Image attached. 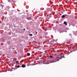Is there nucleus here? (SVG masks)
Masks as SVG:
<instances>
[{"label": "nucleus", "mask_w": 77, "mask_h": 77, "mask_svg": "<svg viewBox=\"0 0 77 77\" xmlns=\"http://www.w3.org/2000/svg\"><path fill=\"white\" fill-rule=\"evenodd\" d=\"M30 54L29 53H27V56H30Z\"/></svg>", "instance_id": "obj_6"}, {"label": "nucleus", "mask_w": 77, "mask_h": 77, "mask_svg": "<svg viewBox=\"0 0 77 77\" xmlns=\"http://www.w3.org/2000/svg\"><path fill=\"white\" fill-rule=\"evenodd\" d=\"M16 63H19V62H18V61H16Z\"/></svg>", "instance_id": "obj_11"}, {"label": "nucleus", "mask_w": 77, "mask_h": 77, "mask_svg": "<svg viewBox=\"0 0 77 77\" xmlns=\"http://www.w3.org/2000/svg\"><path fill=\"white\" fill-rule=\"evenodd\" d=\"M55 55H56V54H55Z\"/></svg>", "instance_id": "obj_19"}, {"label": "nucleus", "mask_w": 77, "mask_h": 77, "mask_svg": "<svg viewBox=\"0 0 77 77\" xmlns=\"http://www.w3.org/2000/svg\"><path fill=\"white\" fill-rule=\"evenodd\" d=\"M63 24H65L66 26H67V23H66V21H64L63 23Z\"/></svg>", "instance_id": "obj_4"}, {"label": "nucleus", "mask_w": 77, "mask_h": 77, "mask_svg": "<svg viewBox=\"0 0 77 77\" xmlns=\"http://www.w3.org/2000/svg\"><path fill=\"white\" fill-rule=\"evenodd\" d=\"M63 57H64V56H63V57H61V58H58V59H56V60H55V61H54V60H54V62H57V61H59V60L60 59H61Z\"/></svg>", "instance_id": "obj_1"}, {"label": "nucleus", "mask_w": 77, "mask_h": 77, "mask_svg": "<svg viewBox=\"0 0 77 77\" xmlns=\"http://www.w3.org/2000/svg\"><path fill=\"white\" fill-rule=\"evenodd\" d=\"M10 71H12V70H10Z\"/></svg>", "instance_id": "obj_17"}, {"label": "nucleus", "mask_w": 77, "mask_h": 77, "mask_svg": "<svg viewBox=\"0 0 77 77\" xmlns=\"http://www.w3.org/2000/svg\"><path fill=\"white\" fill-rule=\"evenodd\" d=\"M8 2H10L11 1V0H8Z\"/></svg>", "instance_id": "obj_9"}, {"label": "nucleus", "mask_w": 77, "mask_h": 77, "mask_svg": "<svg viewBox=\"0 0 77 77\" xmlns=\"http://www.w3.org/2000/svg\"><path fill=\"white\" fill-rule=\"evenodd\" d=\"M14 48H13V50H14Z\"/></svg>", "instance_id": "obj_16"}, {"label": "nucleus", "mask_w": 77, "mask_h": 77, "mask_svg": "<svg viewBox=\"0 0 77 77\" xmlns=\"http://www.w3.org/2000/svg\"><path fill=\"white\" fill-rule=\"evenodd\" d=\"M0 56H1V54H0Z\"/></svg>", "instance_id": "obj_20"}, {"label": "nucleus", "mask_w": 77, "mask_h": 77, "mask_svg": "<svg viewBox=\"0 0 77 77\" xmlns=\"http://www.w3.org/2000/svg\"><path fill=\"white\" fill-rule=\"evenodd\" d=\"M62 18H65V15H63L62 16Z\"/></svg>", "instance_id": "obj_7"}, {"label": "nucleus", "mask_w": 77, "mask_h": 77, "mask_svg": "<svg viewBox=\"0 0 77 77\" xmlns=\"http://www.w3.org/2000/svg\"><path fill=\"white\" fill-rule=\"evenodd\" d=\"M76 50H77V49H76Z\"/></svg>", "instance_id": "obj_18"}, {"label": "nucleus", "mask_w": 77, "mask_h": 77, "mask_svg": "<svg viewBox=\"0 0 77 77\" xmlns=\"http://www.w3.org/2000/svg\"><path fill=\"white\" fill-rule=\"evenodd\" d=\"M26 19H27V20H32V18H31V17H27Z\"/></svg>", "instance_id": "obj_2"}, {"label": "nucleus", "mask_w": 77, "mask_h": 77, "mask_svg": "<svg viewBox=\"0 0 77 77\" xmlns=\"http://www.w3.org/2000/svg\"><path fill=\"white\" fill-rule=\"evenodd\" d=\"M23 30H26V29H25V28H24V29H23Z\"/></svg>", "instance_id": "obj_14"}, {"label": "nucleus", "mask_w": 77, "mask_h": 77, "mask_svg": "<svg viewBox=\"0 0 77 77\" xmlns=\"http://www.w3.org/2000/svg\"><path fill=\"white\" fill-rule=\"evenodd\" d=\"M44 63V64H49V63Z\"/></svg>", "instance_id": "obj_8"}, {"label": "nucleus", "mask_w": 77, "mask_h": 77, "mask_svg": "<svg viewBox=\"0 0 77 77\" xmlns=\"http://www.w3.org/2000/svg\"><path fill=\"white\" fill-rule=\"evenodd\" d=\"M17 68H20V67H21V66H20V65L17 66H16Z\"/></svg>", "instance_id": "obj_5"}, {"label": "nucleus", "mask_w": 77, "mask_h": 77, "mask_svg": "<svg viewBox=\"0 0 77 77\" xmlns=\"http://www.w3.org/2000/svg\"><path fill=\"white\" fill-rule=\"evenodd\" d=\"M53 57V56L51 55L50 56V57Z\"/></svg>", "instance_id": "obj_13"}, {"label": "nucleus", "mask_w": 77, "mask_h": 77, "mask_svg": "<svg viewBox=\"0 0 77 77\" xmlns=\"http://www.w3.org/2000/svg\"><path fill=\"white\" fill-rule=\"evenodd\" d=\"M1 6H2V7H3V5H1Z\"/></svg>", "instance_id": "obj_12"}, {"label": "nucleus", "mask_w": 77, "mask_h": 77, "mask_svg": "<svg viewBox=\"0 0 77 77\" xmlns=\"http://www.w3.org/2000/svg\"><path fill=\"white\" fill-rule=\"evenodd\" d=\"M41 56H42V55H40L39 56V57H41Z\"/></svg>", "instance_id": "obj_15"}, {"label": "nucleus", "mask_w": 77, "mask_h": 77, "mask_svg": "<svg viewBox=\"0 0 77 77\" xmlns=\"http://www.w3.org/2000/svg\"><path fill=\"white\" fill-rule=\"evenodd\" d=\"M29 35L32 36V34H29Z\"/></svg>", "instance_id": "obj_10"}, {"label": "nucleus", "mask_w": 77, "mask_h": 77, "mask_svg": "<svg viewBox=\"0 0 77 77\" xmlns=\"http://www.w3.org/2000/svg\"><path fill=\"white\" fill-rule=\"evenodd\" d=\"M22 68H25L26 67V65L24 64H23L22 65Z\"/></svg>", "instance_id": "obj_3"}]
</instances>
